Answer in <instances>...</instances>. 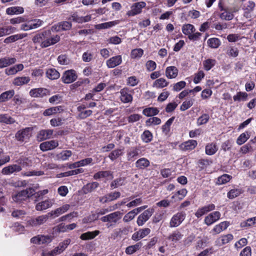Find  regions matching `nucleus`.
<instances>
[{
	"instance_id": "obj_43",
	"label": "nucleus",
	"mask_w": 256,
	"mask_h": 256,
	"mask_svg": "<svg viewBox=\"0 0 256 256\" xmlns=\"http://www.w3.org/2000/svg\"><path fill=\"white\" fill-rule=\"evenodd\" d=\"M208 46L212 48H218L220 44V42L218 38H211L208 40Z\"/></svg>"
},
{
	"instance_id": "obj_55",
	"label": "nucleus",
	"mask_w": 256,
	"mask_h": 256,
	"mask_svg": "<svg viewBox=\"0 0 256 256\" xmlns=\"http://www.w3.org/2000/svg\"><path fill=\"white\" fill-rule=\"evenodd\" d=\"M174 120V117H172L168 120L164 125L162 126V132L167 134L170 130V126Z\"/></svg>"
},
{
	"instance_id": "obj_63",
	"label": "nucleus",
	"mask_w": 256,
	"mask_h": 256,
	"mask_svg": "<svg viewBox=\"0 0 256 256\" xmlns=\"http://www.w3.org/2000/svg\"><path fill=\"white\" fill-rule=\"evenodd\" d=\"M226 54L230 56L236 57L238 54V50L236 48L230 47L228 49Z\"/></svg>"
},
{
	"instance_id": "obj_28",
	"label": "nucleus",
	"mask_w": 256,
	"mask_h": 256,
	"mask_svg": "<svg viewBox=\"0 0 256 256\" xmlns=\"http://www.w3.org/2000/svg\"><path fill=\"white\" fill-rule=\"evenodd\" d=\"M140 150L138 147H132L127 152L128 160H131L133 158L139 155Z\"/></svg>"
},
{
	"instance_id": "obj_7",
	"label": "nucleus",
	"mask_w": 256,
	"mask_h": 256,
	"mask_svg": "<svg viewBox=\"0 0 256 256\" xmlns=\"http://www.w3.org/2000/svg\"><path fill=\"white\" fill-rule=\"evenodd\" d=\"M78 76L75 70H70L64 72L62 77V80L64 84H70L77 79Z\"/></svg>"
},
{
	"instance_id": "obj_2",
	"label": "nucleus",
	"mask_w": 256,
	"mask_h": 256,
	"mask_svg": "<svg viewBox=\"0 0 256 256\" xmlns=\"http://www.w3.org/2000/svg\"><path fill=\"white\" fill-rule=\"evenodd\" d=\"M35 190L32 188H30L26 190L18 192L12 196L14 201L17 203H22L26 200L29 198L34 194Z\"/></svg>"
},
{
	"instance_id": "obj_4",
	"label": "nucleus",
	"mask_w": 256,
	"mask_h": 256,
	"mask_svg": "<svg viewBox=\"0 0 256 256\" xmlns=\"http://www.w3.org/2000/svg\"><path fill=\"white\" fill-rule=\"evenodd\" d=\"M186 214L184 212H178L174 214L171 218L170 222V228L178 226L184 220Z\"/></svg>"
},
{
	"instance_id": "obj_30",
	"label": "nucleus",
	"mask_w": 256,
	"mask_h": 256,
	"mask_svg": "<svg viewBox=\"0 0 256 256\" xmlns=\"http://www.w3.org/2000/svg\"><path fill=\"white\" fill-rule=\"evenodd\" d=\"M112 178V172L109 170L106 171H100L96 173L94 175V180H98L100 178Z\"/></svg>"
},
{
	"instance_id": "obj_44",
	"label": "nucleus",
	"mask_w": 256,
	"mask_h": 256,
	"mask_svg": "<svg viewBox=\"0 0 256 256\" xmlns=\"http://www.w3.org/2000/svg\"><path fill=\"white\" fill-rule=\"evenodd\" d=\"M152 132L148 130H145L141 136L142 141L146 143L150 142L152 139Z\"/></svg>"
},
{
	"instance_id": "obj_9",
	"label": "nucleus",
	"mask_w": 256,
	"mask_h": 256,
	"mask_svg": "<svg viewBox=\"0 0 256 256\" xmlns=\"http://www.w3.org/2000/svg\"><path fill=\"white\" fill-rule=\"evenodd\" d=\"M50 218L49 214H44L38 216L35 218L30 220L28 222L32 226H36L43 224L48 220Z\"/></svg>"
},
{
	"instance_id": "obj_18",
	"label": "nucleus",
	"mask_w": 256,
	"mask_h": 256,
	"mask_svg": "<svg viewBox=\"0 0 256 256\" xmlns=\"http://www.w3.org/2000/svg\"><path fill=\"white\" fill-rule=\"evenodd\" d=\"M22 170L21 166L18 164L10 165L4 167L2 170V174L6 175L10 174L14 172H18Z\"/></svg>"
},
{
	"instance_id": "obj_56",
	"label": "nucleus",
	"mask_w": 256,
	"mask_h": 256,
	"mask_svg": "<svg viewBox=\"0 0 256 256\" xmlns=\"http://www.w3.org/2000/svg\"><path fill=\"white\" fill-rule=\"evenodd\" d=\"M210 119V116L208 114H203L201 116L198 118L197 120V124L198 126H200L207 123Z\"/></svg>"
},
{
	"instance_id": "obj_64",
	"label": "nucleus",
	"mask_w": 256,
	"mask_h": 256,
	"mask_svg": "<svg viewBox=\"0 0 256 256\" xmlns=\"http://www.w3.org/2000/svg\"><path fill=\"white\" fill-rule=\"evenodd\" d=\"M92 110H86L79 113L78 116V118L83 120L92 115Z\"/></svg>"
},
{
	"instance_id": "obj_22",
	"label": "nucleus",
	"mask_w": 256,
	"mask_h": 256,
	"mask_svg": "<svg viewBox=\"0 0 256 256\" xmlns=\"http://www.w3.org/2000/svg\"><path fill=\"white\" fill-rule=\"evenodd\" d=\"M150 165V161L146 158H142L136 160V167L138 170H144Z\"/></svg>"
},
{
	"instance_id": "obj_59",
	"label": "nucleus",
	"mask_w": 256,
	"mask_h": 256,
	"mask_svg": "<svg viewBox=\"0 0 256 256\" xmlns=\"http://www.w3.org/2000/svg\"><path fill=\"white\" fill-rule=\"evenodd\" d=\"M122 154V150L120 149H117L113 150L112 152L109 156V158L112 160H116L118 157H119L120 156H121Z\"/></svg>"
},
{
	"instance_id": "obj_54",
	"label": "nucleus",
	"mask_w": 256,
	"mask_h": 256,
	"mask_svg": "<svg viewBox=\"0 0 256 256\" xmlns=\"http://www.w3.org/2000/svg\"><path fill=\"white\" fill-rule=\"evenodd\" d=\"M1 28L2 30V34H4V36L14 33L16 30V28L12 26L2 27Z\"/></svg>"
},
{
	"instance_id": "obj_41",
	"label": "nucleus",
	"mask_w": 256,
	"mask_h": 256,
	"mask_svg": "<svg viewBox=\"0 0 256 256\" xmlns=\"http://www.w3.org/2000/svg\"><path fill=\"white\" fill-rule=\"evenodd\" d=\"M232 176L227 174H224L218 178L216 184L218 185L223 184L228 182L231 178Z\"/></svg>"
},
{
	"instance_id": "obj_60",
	"label": "nucleus",
	"mask_w": 256,
	"mask_h": 256,
	"mask_svg": "<svg viewBox=\"0 0 256 256\" xmlns=\"http://www.w3.org/2000/svg\"><path fill=\"white\" fill-rule=\"evenodd\" d=\"M234 17V14L226 10H225L224 12L222 13L220 15V18L223 20H232Z\"/></svg>"
},
{
	"instance_id": "obj_25",
	"label": "nucleus",
	"mask_w": 256,
	"mask_h": 256,
	"mask_svg": "<svg viewBox=\"0 0 256 256\" xmlns=\"http://www.w3.org/2000/svg\"><path fill=\"white\" fill-rule=\"evenodd\" d=\"M14 94L13 90H9L2 92L0 95V102H6L10 100Z\"/></svg>"
},
{
	"instance_id": "obj_10",
	"label": "nucleus",
	"mask_w": 256,
	"mask_h": 256,
	"mask_svg": "<svg viewBox=\"0 0 256 256\" xmlns=\"http://www.w3.org/2000/svg\"><path fill=\"white\" fill-rule=\"evenodd\" d=\"M146 4L144 2H140L134 4L131 6V10L128 12L127 14L128 16H134L142 12V9L144 8Z\"/></svg>"
},
{
	"instance_id": "obj_27",
	"label": "nucleus",
	"mask_w": 256,
	"mask_h": 256,
	"mask_svg": "<svg viewBox=\"0 0 256 256\" xmlns=\"http://www.w3.org/2000/svg\"><path fill=\"white\" fill-rule=\"evenodd\" d=\"M30 81V78L28 76H22L16 78L13 81V84L17 86H21L26 84Z\"/></svg>"
},
{
	"instance_id": "obj_23",
	"label": "nucleus",
	"mask_w": 256,
	"mask_h": 256,
	"mask_svg": "<svg viewBox=\"0 0 256 256\" xmlns=\"http://www.w3.org/2000/svg\"><path fill=\"white\" fill-rule=\"evenodd\" d=\"M16 60L14 58L4 57L0 58V68H4L14 64Z\"/></svg>"
},
{
	"instance_id": "obj_1",
	"label": "nucleus",
	"mask_w": 256,
	"mask_h": 256,
	"mask_svg": "<svg viewBox=\"0 0 256 256\" xmlns=\"http://www.w3.org/2000/svg\"><path fill=\"white\" fill-rule=\"evenodd\" d=\"M32 40L34 44H39L42 48H46L58 42L60 37L58 35L51 36L50 30H45L35 35Z\"/></svg>"
},
{
	"instance_id": "obj_13",
	"label": "nucleus",
	"mask_w": 256,
	"mask_h": 256,
	"mask_svg": "<svg viewBox=\"0 0 256 256\" xmlns=\"http://www.w3.org/2000/svg\"><path fill=\"white\" fill-rule=\"evenodd\" d=\"M58 146V142L56 140H51L41 143L40 145V150L43 152L52 150Z\"/></svg>"
},
{
	"instance_id": "obj_58",
	"label": "nucleus",
	"mask_w": 256,
	"mask_h": 256,
	"mask_svg": "<svg viewBox=\"0 0 256 256\" xmlns=\"http://www.w3.org/2000/svg\"><path fill=\"white\" fill-rule=\"evenodd\" d=\"M108 212V209H102L100 210L98 212H97L96 214H92L90 218V220H96L100 216H102Z\"/></svg>"
},
{
	"instance_id": "obj_51",
	"label": "nucleus",
	"mask_w": 256,
	"mask_h": 256,
	"mask_svg": "<svg viewBox=\"0 0 256 256\" xmlns=\"http://www.w3.org/2000/svg\"><path fill=\"white\" fill-rule=\"evenodd\" d=\"M242 190L240 189H232L228 193V197L230 199H233L242 194Z\"/></svg>"
},
{
	"instance_id": "obj_21",
	"label": "nucleus",
	"mask_w": 256,
	"mask_h": 256,
	"mask_svg": "<svg viewBox=\"0 0 256 256\" xmlns=\"http://www.w3.org/2000/svg\"><path fill=\"white\" fill-rule=\"evenodd\" d=\"M24 68L22 64H16L12 67H10L5 70V74L8 75H14L16 74L18 72L22 70Z\"/></svg>"
},
{
	"instance_id": "obj_62",
	"label": "nucleus",
	"mask_w": 256,
	"mask_h": 256,
	"mask_svg": "<svg viewBox=\"0 0 256 256\" xmlns=\"http://www.w3.org/2000/svg\"><path fill=\"white\" fill-rule=\"evenodd\" d=\"M84 172V170L82 168H78L74 170H72L70 171L66 172L63 174V176H68L72 175L78 174L80 173H82Z\"/></svg>"
},
{
	"instance_id": "obj_57",
	"label": "nucleus",
	"mask_w": 256,
	"mask_h": 256,
	"mask_svg": "<svg viewBox=\"0 0 256 256\" xmlns=\"http://www.w3.org/2000/svg\"><path fill=\"white\" fill-rule=\"evenodd\" d=\"M26 214V212L24 210H14L12 213V216L14 218H23Z\"/></svg>"
},
{
	"instance_id": "obj_3",
	"label": "nucleus",
	"mask_w": 256,
	"mask_h": 256,
	"mask_svg": "<svg viewBox=\"0 0 256 256\" xmlns=\"http://www.w3.org/2000/svg\"><path fill=\"white\" fill-rule=\"evenodd\" d=\"M32 130L33 128L32 127H26L20 130L16 133L15 138L18 142H22L30 138Z\"/></svg>"
},
{
	"instance_id": "obj_8",
	"label": "nucleus",
	"mask_w": 256,
	"mask_h": 256,
	"mask_svg": "<svg viewBox=\"0 0 256 256\" xmlns=\"http://www.w3.org/2000/svg\"><path fill=\"white\" fill-rule=\"evenodd\" d=\"M154 212L152 208H148L144 210L138 218L136 223L138 226H142L150 218Z\"/></svg>"
},
{
	"instance_id": "obj_36",
	"label": "nucleus",
	"mask_w": 256,
	"mask_h": 256,
	"mask_svg": "<svg viewBox=\"0 0 256 256\" xmlns=\"http://www.w3.org/2000/svg\"><path fill=\"white\" fill-rule=\"evenodd\" d=\"M99 186L97 182H92L86 184L84 188V193L90 192L94 190Z\"/></svg>"
},
{
	"instance_id": "obj_47",
	"label": "nucleus",
	"mask_w": 256,
	"mask_h": 256,
	"mask_svg": "<svg viewBox=\"0 0 256 256\" xmlns=\"http://www.w3.org/2000/svg\"><path fill=\"white\" fill-rule=\"evenodd\" d=\"M249 137L250 136L248 132L242 133L237 138L236 143L238 145H242L248 140Z\"/></svg>"
},
{
	"instance_id": "obj_32",
	"label": "nucleus",
	"mask_w": 256,
	"mask_h": 256,
	"mask_svg": "<svg viewBox=\"0 0 256 256\" xmlns=\"http://www.w3.org/2000/svg\"><path fill=\"white\" fill-rule=\"evenodd\" d=\"M46 76L50 80H56L60 76V73L54 68H50L46 70Z\"/></svg>"
},
{
	"instance_id": "obj_16",
	"label": "nucleus",
	"mask_w": 256,
	"mask_h": 256,
	"mask_svg": "<svg viewBox=\"0 0 256 256\" xmlns=\"http://www.w3.org/2000/svg\"><path fill=\"white\" fill-rule=\"evenodd\" d=\"M53 130L50 129L40 130L37 134V139L38 141L41 142L50 138L53 134Z\"/></svg>"
},
{
	"instance_id": "obj_39",
	"label": "nucleus",
	"mask_w": 256,
	"mask_h": 256,
	"mask_svg": "<svg viewBox=\"0 0 256 256\" xmlns=\"http://www.w3.org/2000/svg\"><path fill=\"white\" fill-rule=\"evenodd\" d=\"M158 112L159 110L156 108H148L143 110L142 114L146 116H152L156 115Z\"/></svg>"
},
{
	"instance_id": "obj_33",
	"label": "nucleus",
	"mask_w": 256,
	"mask_h": 256,
	"mask_svg": "<svg viewBox=\"0 0 256 256\" xmlns=\"http://www.w3.org/2000/svg\"><path fill=\"white\" fill-rule=\"evenodd\" d=\"M142 246L141 242H138L136 244L128 246L126 249V253L128 254H132L140 250Z\"/></svg>"
},
{
	"instance_id": "obj_29",
	"label": "nucleus",
	"mask_w": 256,
	"mask_h": 256,
	"mask_svg": "<svg viewBox=\"0 0 256 256\" xmlns=\"http://www.w3.org/2000/svg\"><path fill=\"white\" fill-rule=\"evenodd\" d=\"M0 122L4 123L6 124H11L16 122V120L14 118L10 116L8 114H0Z\"/></svg>"
},
{
	"instance_id": "obj_45",
	"label": "nucleus",
	"mask_w": 256,
	"mask_h": 256,
	"mask_svg": "<svg viewBox=\"0 0 256 256\" xmlns=\"http://www.w3.org/2000/svg\"><path fill=\"white\" fill-rule=\"evenodd\" d=\"M216 62L215 60L210 58L204 60L203 62L204 69L206 70H209L215 65Z\"/></svg>"
},
{
	"instance_id": "obj_50",
	"label": "nucleus",
	"mask_w": 256,
	"mask_h": 256,
	"mask_svg": "<svg viewBox=\"0 0 256 256\" xmlns=\"http://www.w3.org/2000/svg\"><path fill=\"white\" fill-rule=\"evenodd\" d=\"M144 54V50L142 48H136L131 52L132 58H140Z\"/></svg>"
},
{
	"instance_id": "obj_53",
	"label": "nucleus",
	"mask_w": 256,
	"mask_h": 256,
	"mask_svg": "<svg viewBox=\"0 0 256 256\" xmlns=\"http://www.w3.org/2000/svg\"><path fill=\"white\" fill-rule=\"evenodd\" d=\"M193 101L192 99H190L184 102L180 106V110L181 111H185L190 108L193 104Z\"/></svg>"
},
{
	"instance_id": "obj_61",
	"label": "nucleus",
	"mask_w": 256,
	"mask_h": 256,
	"mask_svg": "<svg viewBox=\"0 0 256 256\" xmlns=\"http://www.w3.org/2000/svg\"><path fill=\"white\" fill-rule=\"evenodd\" d=\"M154 84L156 85V87L159 88H162L168 86V82L166 81V80L164 78H160L159 79L156 80Z\"/></svg>"
},
{
	"instance_id": "obj_40",
	"label": "nucleus",
	"mask_w": 256,
	"mask_h": 256,
	"mask_svg": "<svg viewBox=\"0 0 256 256\" xmlns=\"http://www.w3.org/2000/svg\"><path fill=\"white\" fill-rule=\"evenodd\" d=\"M182 236L183 235L180 232L176 230L170 234L168 238L172 242H176L182 239Z\"/></svg>"
},
{
	"instance_id": "obj_52",
	"label": "nucleus",
	"mask_w": 256,
	"mask_h": 256,
	"mask_svg": "<svg viewBox=\"0 0 256 256\" xmlns=\"http://www.w3.org/2000/svg\"><path fill=\"white\" fill-rule=\"evenodd\" d=\"M248 97L247 93L245 92H238L234 96V101L246 100Z\"/></svg>"
},
{
	"instance_id": "obj_49",
	"label": "nucleus",
	"mask_w": 256,
	"mask_h": 256,
	"mask_svg": "<svg viewBox=\"0 0 256 256\" xmlns=\"http://www.w3.org/2000/svg\"><path fill=\"white\" fill-rule=\"evenodd\" d=\"M187 190L186 189H182L177 192L173 196L172 198H176L177 200H182L186 194Z\"/></svg>"
},
{
	"instance_id": "obj_37",
	"label": "nucleus",
	"mask_w": 256,
	"mask_h": 256,
	"mask_svg": "<svg viewBox=\"0 0 256 256\" xmlns=\"http://www.w3.org/2000/svg\"><path fill=\"white\" fill-rule=\"evenodd\" d=\"M56 26L58 28V30H68L72 28V24L70 22L64 21L58 22Z\"/></svg>"
},
{
	"instance_id": "obj_19",
	"label": "nucleus",
	"mask_w": 256,
	"mask_h": 256,
	"mask_svg": "<svg viewBox=\"0 0 256 256\" xmlns=\"http://www.w3.org/2000/svg\"><path fill=\"white\" fill-rule=\"evenodd\" d=\"M197 144V142L196 140H192L183 142L180 147L183 150H192L196 147Z\"/></svg>"
},
{
	"instance_id": "obj_14",
	"label": "nucleus",
	"mask_w": 256,
	"mask_h": 256,
	"mask_svg": "<svg viewBox=\"0 0 256 256\" xmlns=\"http://www.w3.org/2000/svg\"><path fill=\"white\" fill-rule=\"evenodd\" d=\"M71 240L70 238L64 240L62 242L59 244L58 246L52 250V254H58L63 252L70 244Z\"/></svg>"
},
{
	"instance_id": "obj_26",
	"label": "nucleus",
	"mask_w": 256,
	"mask_h": 256,
	"mask_svg": "<svg viewBox=\"0 0 256 256\" xmlns=\"http://www.w3.org/2000/svg\"><path fill=\"white\" fill-rule=\"evenodd\" d=\"M100 234L99 230H95L94 232H88L84 233L80 236V238L82 240H89L94 238Z\"/></svg>"
},
{
	"instance_id": "obj_11",
	"label": "nucleus",
	"mask_w": 256,
	"mask_h": 256,
	"mask_svg": "<svg viewBox=\"0 0 256 256\" xmlns=\"http://www.w3.org/2000/svg\"><path fill=\"white\" fill-rule=\"evenodd\" d=\"M29 94L32 98H42L50 94L48 90L42 88L32 89Z\"/></svg>"
},
{
	"instance_id": "obj_5",
	"label": "nucleus",
	"mask_w": 256,
	"mask_h": 256,
	"mask_svg": "<svg viewBox=\"0 0 256 256\" xmlns=\"http://www.w3.org/2000/svg\"><path fill=\"white\" fill-rule=\"evenodd\" d=\"M122 213L116 211L102 217L100 220L102 222L116 224L122 218Z\"/></svg>"
},
{
	"instance_id": "obj_6",
	"label": "nucleus",
	"mask_w": 256,
	"mask_h": 256,
	"mask_svg": "<svg viewBox=\"0 0 256 256\" xmlns=\"http://www.w3.org/2000/svg\"><path fill=\"white\" fill-rule=\"evenodd\" d=\"M255 6V3L252 0H249L244 4L242 7V9L244 12V16L246 18H251Z\"/></svg>"
},
{
	"instance_id": "obj_17",
	"label": "nucleus",
	"mask_w": 256,
	"mask_h": 256,
	"mask_svg": "<svg viewBox=\"0 0 256 256\" xmlns=\"http://www.w3.org/2000/svg\"><path fill=\"white\" fill-rule=\"evenodd\" d=\"M122 62V56L120 55L110 58L106 62L107 66L108 68H114Z\"/></svg>"
},
{
	"instance_id": "obj_35",
	"label": "nucleus",
	"mask_w": 256,
	"mask_h": 256,
	"mask_svg": "<svg viewBox=\"0 0 256 256\" xmlns=\"http://www.w3.org/2000/svg\"><path fill=\"white\" fill-rule=\"evenodd\" d=\"M196 29L194 26L191 24H185L182 27V32L184 34L188 35V36L194 32Z\"/></svg>"
},
{
	"instance_id": "obj_34",
	"label": "nucleus",
	"mask_w": 256,
	"mask_h": 256,
	"mask_svg": "<svg viewBox=\"0 0 256 256\" xmlns=\"http://www.w3.org/2000/svg\"><path fill=\"white\" fill-rule=\"evenodd\" d=\"M24 12L23 8L20 6H13L8 8L6 10L8 14L12 15L14 14H22Z\"/></svg>"
},
{
	"instance_id": "obj_20",
	"label": "nucleus",
	"mask_w": 256,
	"mask_h": 256,
	"mask_svg": "<svg viewBox=\"0 0 256 256\" xmlns=\"http://www.w3.org/2000/svg\"><path fill=\"white\" fill-rule=\"evenodd\" d=\"M52 204L51 200H46L38 203L36 206V209L38 211H42L51 207Z\"/></svg>"
},
{
	"instance_id": "obj_46",
	"label": "nucleus",
	"mask_w": 256,
	"mask_h": 256,
	"mask_svg": "<svg viewBox=\"0 0 256 256\" xmlns=\"http://www.w3.org/2000/svg\"><path fill=\"white\" fill-rule=\"evenodd\" d=\"M72 152L70 150L62 151L58 155V158L62 160H66L72 156Z\"/></svg>"
},
{
	"instance_id": "obj_15",
	"label": "nucleus",
	"mask_w": 256,
	"mask_h": 256,
	"mask_svg": "<svg viewBox=\"0 0 256 256\" xmlns=\"http://www.w3.org/2000/svg\"><path fill=\"white\" fill-rule=\"evenodd\" d=\"M120 100L124 103L130 102L132 100V96L130 91L127 88H123L120 91Z\"/></svg>"
},
{
	"instance_id": "obj_12",
	"label": "nucleus",
	"mask_w": 256,
	"mask_h": 256,
	"mask_svg": "<svg viewBox=\"0 0 256 256\" xmlns=\"http://www.w3.org/2000/svg\"><path fill=\"white\" fill-rule=\"evenodd\" d=\"M220 213L219 212L216 211L210 214L204 218V224L209 226L217 220H218L220 217Z\"/></svg>"
},
{
	"instance_id": "obj_42",
	"label": "nucleus",
	"mask_w": 256,
	"mask_h": 256,
	"mask_svg": "<svg viewBox=\"0 0 256 256\" xmlns=\"http://www.w3.org/2000/svg\"><path fill=\"white\" fill-rule=\"evenodd\" d=\"M76 226V224L73 223L70 224L66 225V226H62V224L59 225L57 228H56V231L64 232L67 230H72L75 228Z\"/></svg>"
},
{
	"instance_id": "obj_38",
	"label": "nucleus",
	"mask_w": 256,
	"mask_h": 256,
	"mask_svg": "<svg viewBox=\"0 0 256 256\" xmlns=\"http://www.w3.org/2000/svg\"><path fill=\"white\" fill-rule=\"evenodd\" d=\"M62 110V107L60 106H55L46 109L43 112V115L44 116H50L53 114H56L59 111Z\"/></svg>"
},
{
	"instance_id": "obj_24",
	"label": "nucleus",
	"mask_w": 256,
	"mask_h": 256,
	"mask_svg": "<svg viewBox=\"0 0 256 256\" xmlns=\"http://www.w3.org/2000/svg\"><path fill=\"white\" fill-rule=\"evenodd\" d=\"M178 70L176 66H168L166 70V75L168 78H174L178 76Z\"/></svg>"
},
{
	"instance_id": "obj_48",
	"label": "nucleus",
	"mask_w": 256,
	"mask_h": 256,
	"mask_svg": "<svg viewBox=\"0 0 256 256\" xmlns=\"http://www.w3.org/2000/svg\"><path fill=\"white\" fill-rule=\"evenodd\" d=\"M64 121V118L58 117L51 119L50 124L52 126H58L62 125Z\"/></svg>"
},
{
	"instance_id": "obj_31",
	"label": "nucleus",
	"mask_w": 256,
	"mask_h": 256,
	"mask_svg": "<svg viewBox=\"0 0 256 256\" xmlns=\"http://www.w3.org/2000/svg\"><path fill=\"white\" fill-rule=\"evenodd\" d=\"M218 150V146L215 144H208L206 146V153L208 155L211 156L214 154Z\"/></svg>"
}]
</instances>
